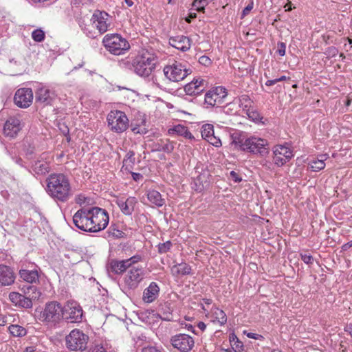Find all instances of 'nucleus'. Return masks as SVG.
Listing matches in <instances>:
<instances>
[{
    "mask_svg": "<svg viewBox=\"0 0 352 352\" xmlns=\"http://www.w3.org/2000/svg\"><path fill=\"white\" fill-rule=\"evenodd\" d=\"M169 44L182 52L188 51L191 46V39L184 35H178L169 38Z\"/></svg>",
    "mask_w": 352,
    "mask_h": 352,
    "instance_id": "412c9836",
    "label": "nucleus"
},
{
    "mask_svg": "<svg viewBox=\"0 0 352 352\" xmlns=\"http://www.w3.org/2000/svg\"><path fill=\"white\" fill-rule=\"evenodd\" d=\"M234 142L239 146L241 150L245 152L258 154L261 156H265L269 153L268 144L265 139L251 136L245 139L239 138L234 140Z\"/></svg>",
    "mask_w": 352,
    "mask_h": 352,
    "instance_id": "7ed1b4c3",
    "label": "nucleus"
},
{
    "mask_svg": "<svg viewBox=\"0 0 352 352\" xmlns=\"http://www.w3.org/2000/svg\"><path fill=\"white\" fill-rule=\"evenodd\" d=\"M254 7V1L250 0V3L243 10L241 14V19H243L246 15H248L250 12L253 9Z\"/></svg>",
    "mask_w": 352,
    "mask_h": 352,
    "instance_id": "864d4df0",
    "label": "nucleus"
},
{
    "mask_svg": "<svg viewBox=\"0 0 352 352\" xmlns=\"http://www.w3.org/2000/svg\"><path fill=\"white\" fill-rule=\"evenodd\" d=\"M206 140L216 147H219L221 146V142L220 139L214 136V133L209 138H207Z\"/></svg>",
    "mask_w": 352,
    "mask_h": 352,
    "instance_id": "09e8293b",
    "label": "nucleus"
},
{
    "mask_svg": "<svg viewBox=\"0 0 352 352\" xmlns=\"http://www.w3.org/2000/svg\"><path fill=\"white\" fill-rule=\"evenodd\" d=\"M160 287L155 282H151L143 292L142 300L146 303L153 302L158 297Z\"/></svg>",
    "mask_w": 352,
    "mask_h": 352,
    "instance_id": "a878e982",
    "label": "nucleus"
},
{
    "mask_svg": "<svg viewBox=\"0 0 352 352\" xmlns=\"http://www.w3.org/2000/svg\"><path fill=\"white\" fill-rule=\"evenodd\" d=\"M19 274L20 278L28 283L33 284L39 282V275L36 270L21 269L19 270Z\"/></svg>",
    "mask_w": 352,
    "mask_h": 352,
    "instance_id": "cd10ccee",
    "label": "nucleus"
},
{
    "mask_svg": "<svg viewBox=\"0 0 352 352\" xmlns=\"http://www.w3.org/2000/svg\"><path fill=\"white\" fill-rule=\"evenodd\" d=\"M230 341L231 343H234L233 344L239 351L243 350V343L239 340L237 336L234 333L230 334Z\"/></svg>",
    "mask_w": 352,
    "mask_h": 352,
    "instance_id": "49530a36",
    "label": "nucleus"
},
{
    "mask_svg": "<svg viewBox=\"0 0 352 352\" xmlns=\"http://www.w3.org/2000/svg\"><path fill=\"white\" fill-rule=\"evenodd\" d=\"M321 159L314 160L308 164V167L311 171L317 172L324 168V160L323 159V156H321Z\"/></svg>",
    "mask_w": 352,
    "mask_h": 352,
    "instance_id": "c9c22d12",
    "label": "nucleus"
},
{
    "mask_svg": "<svg viewBox=\"0 0 352 352\" xmlns=\"http://www.w3.org/2000/svg\"><path fill=\"white\" fill-rule=\"evenodd\" d=\"M278 82L277 78L273 79V80H268L265 82V85L266 86H272Z\"/></svg>",
    "mask_w": 352,
    "mask_h": 352,
    "instance_id": "0e129e2a",
    "label": "nucleus"
},
{
    "mask_svg": "<svg viewBox=\"0 0 352 352\" xmlns=\"http://www.w3.org/2000/svg\"><path fill=\"white\" fill-rule=\"evenodd\" d=\"M45 36V32L41 29H36L32 33V38L36 42H42Z\"/></svg>",
    "mask_w": 352,
    "mask_h": 352,
    "instance_id": "c03bdc74",
    "label": "nucleus"
},
{
    "mask_svg": "<svg viewBox=\"0 0 352 352\" xmlns=\"http://www.w3.org/2000/svg\"><path fill=\"white\" fill-rule=\"evenodd\" d=\"M174 150L173 143L171 142L169 140H166L165 141L163 140H160L159 142L153 144L152 151H163L167 153H170Z\"/></svg>",
    "mask_w": 352,
    "mask_h": 352,
    "instance_id": "c85d7f7f",
    "label": "nucleus"
},
{
    "mask_svg": "<svg viewBox=\"0 0 352 352\" xmlns=\"http://www.w3.org/2000/svg\"><path fill=\"white\" fill-rule=\"evenodd\" d=\"M220 90L221 91L223 90L220 87L212 88V89L208 91L204 97V101L203 103V106L204 108H212L214 107L217 102H219L222 98L226 97V94L222 96H218V94L215 92L216 91Z\"/></svg>",
    "mask_w": 352,
    "mask_h": 352,
    "instance_id": "4be33fe9",
    "label": "nucleus"
},
{
    "mask_svg": "<svg viewBox=\"0 0 352 352\" xmlns=\"http://www.w3.org/2000/svg\"><path fill=\"white\" fill-rule=\"evenodd\" d=\"M8 329L11 335L14 337H23L27 333L26 329L18 324H11Z\"/></svg>",
    "mask_w": 352,
    "mask_h": 352,
    "instance_id": "e433bc0d",
    "label": "nucleus"
},
{
    "mask_svg": "<svg viewBox=\"0 0 352 352\" xmlns=\"http://www.w3.org/2000/svg\"><path fill=\"white\" fill-rule=\"evenodd\" d=\"M199 63L202 65L209 66L212 63V61L208 56L204 55L199 58Z\"/></svg>",
    "mask_w": 352,
    "mask_h": 352,
    "instance_id": "6e6d98bb",
    "label": "nucleus"
},
{
    "mask_svg": "<svg viewBox=\"0 0 352 352\" xmlns=\"http://www.w3.org/2000/svg\"><path fill=\"white\" fill-rule=\"evenodd\" d=\"M350 248H352V240L346 243H344L342 246V251L346 252Z\"/></svg>",
    "mask_w": 352,
    "mask_h": 352,
    "instance_id": "e2e57ef3",
    "label": "nucleus"
},
{
    "mask_svg": "<svg viewBox=\"0 0 352 352\" xmlns=\"http://www.w3.org/2000/svg\"><path fill=\"white\" fill-rule=\"evenodd\" d=\"M32 169L36 174L42 175L50 171V165L45 161L36 160L32 163Z\"/></svg>",
    "mask_w": 352,
    "mask_h": 352,
    "instance_id": "7c9ffc66",
    "label": "nucleus"
},
{
    "mask_svg": "<svg viewBox=\"0 0 352 352\" xmlns=\"http://www.w3.org/2000/svg\"><path fill=\"white\" fill-rule=\"evenodd\" d=\"M102 43L105 48L111 54L120 55L130 47L128 41L118 34H107Z\"/></svg>",
    "mask_w": 352,
    "mask_h": 352,
    "instance_id": "423d86ee",
    "label": "nucleus"
},
{
    "mask_svg": "<svg viewBox=\"0 0 352 352\" xmlns=\"http://www.w3.org/2000/svg\"><path fill=\"white\" fill-rule=\"evenodd\" d=\"M230 179H231L235 183H239L242 181V178L234 170H232L230 173Z\"/></svg>",
    "mask_w": 352,
    "mask_h": 352,
    "instance_id": "4d7b16f0",
    "label": "nucleus"
},
{
    "mask_svg": "<svg viewBox=\"0 0 352 352\" xmlns=\"http://www.w3.org/2000/svg\"><path fill=\"white\" fill-rule=\"evenodd\" d=\"M158 316L163 320L170 321L173 319V315L170 311H163L162 314H158Z\"/></svg>",
    "mask_w": 352,
    "mask_h": 352,
    "instance_id": "5fc2aeb1",
    "label": "nucleus"
},
{
    "mask_svg": "<svg viewBox=\"0 0 352 352\" xmlns=\"http://www.w3.org/2000/svg\"><path fill=\"white\" fill-rule=\"evenodd\" d=\"M47 191L54 200L65 202L72 196L68 177L62 173L51 174L47 179Z\"/></svg>",
    "mask_w": 352,
    "mask_h": 352,
    "instance_id": "f257e3e1",
    "label": "nucleus"
},
{
    "mask_svg": "<svg viewBox=\"0 0 352 352\" xmlns=\"http://www.w3.org/2000/svg\"><path fill=\"white\" fill-rule=\"evenodd\" d=\"M107 122L111 129L116 133H122L129 126L126 114L120 111H111L107 116Z\"/></svg>",
    "mask_w": 352,
    "mask_h": 352,
    "instance_id": "f8f14e48",
    "label": "nucleus"
},
{
    "mask_svg": "<svg viewBox=\"0 0 352 352\" xmlns=\"http://www.w3.org/2000/svg\"><path fill=\"white\" fill-rule=\"evenodd\" d=\"M129 267L130 265H129V263H127L126 259L121 261L113 259L109 263V268L111 271L118 275L127 272Z\"/></svg>",
    "mask_w": 352,
    "mask_h": 352,
    "instance_id": "bb28decb",
    "label": "nucleus"
},
{
    "mask_svg": "<svg viewBox=\"0 0 352 352\" xmlns=\"http://www.w3.org/2000/svg\"><path fill=\"white\" fill-rule=\"evenodd\" d=\"M21 129L20 120L15 117L9 118L3 127V133L6 136L14 138Z\"/></svg>",
    "mask_w": 352,
    "mask_h": 352,
    "instance_id": "aec40b11",
    "label": "nucleus"
},
{
    "mask_svg": "<svg viewBox=\"0 0 352 352\" xmlns=\"http://www.w3.org/2000/svg\"><path fill=\"white\" fill-rule=\"evenodd\" d=\"M245 111L248 118L255 122H261L263 119V117L261 116L259 112L254 109L253 107L248 109Z\"/></svg>",
    "mask_w": 352,
    "mask_h": 352,
    "instance_id": "a19ab883",
    "label": "nucleus"
},
{
    "mask_svg": "<svg viewBox=\"0 0 352 352\" xmlns=\"http://www.w3.org/2000/svg\"><path fill=\"white\" fill-rule=\"evenodd\" d=\"M86 199H87V197H85L84 195H79L76 198V202L78 204L82 205L85 203Z\"/></svg>",
    "mask_w": 352,
    "mask_h": 352,
    "instance_id": "052dcab7",
    "label": "nucleus"
},
{
    "mask_svg": "<svg viewBox=\"0 0 352 352\" xmlns=\"http://www.w3.org/2000/svg\"><path fill=\"white\" fill-rule=\"evenodd\" d=\"M137 203L138 201L134 197H129L126 200L121 199L116 201V204L120 209L121 212L127 216L132 214L134 211L135 206Z\"/></svg>",
    "mask_w": 352,
    "mask_h": 352,
    "instance_id": "b1692460",
    "label": "nucleus"
},
{
    "mask_svg": "<svg viewBox=\"0 0 352 352\" xmlns=\"http://www.w3.org/2000/svg\"><path fill=\"white\" fill-rule=\"evenodd\" d=\"M195 173L198 175L194 179L192 188L197 192H201L210 186V171L204 164L198 163L195 168Z\"/></svg>",
    "mask_w": 352,
    "mask_h": 352,
    "instance_id": "9b49d317",
    "label": "nucleus"
},
{
    "mask_svg": "<svg viewBox=\"0 0 352 352\" xmlns=\"http://www.w3.org/2000/svg\"><path fill=\"white\" fill-rule=\"evenodd\" d=\"M81 352H107L106 349L101 345H95L88 350L83 349Z\"/></svg>",
    "mask_w": 352,
    "mask_h": 352,
    "instance_id": "603ef678",
    "label": "nucleus"
},
{
    "mask_svg": "<svg viewBox=\"0 0 352 352\" xmlns=\"http://www.w3.org/2000/svg\"><path fill=\"white\" fill-rule=\"evenodd\" d=\"M126 260L129 263L130 267H136L135 265L142 260V256L140 254H136Z\"/></svg>",
    "mask_w": 352,
    "mask_h": 352,
    "instance_id": "de8ad7c7",
    "label": "nucleus"
},
{
    "mask_svg": "<svg viewBox=\"0 0 352 352\" xmlns=\"http://www.w3.org/2000/svg\"><path fill=\"white\" fill-rule=\"evenodd\" d=\"M147 198L148 201L157 207H161L165 204V200L162 197L161 194L155 190H148L147 192Z\"/></svg>",
    "mask_w": 352,
    "mask_h": 352,
    "instance_id": "473e14b6",
    "label": "nucleus"
},
{
    "mask_svg": "<svg viewBox=\"0 0 352 352\" xmlns=\"http://www.w3.org/2000/svg\"><path fill=\"white\" fill-rule=\"evenodd\" d=\"M90 210L89 208H82L77 210V212L73 216V223L76 228L78 229L91 232V230H89L91 223H90Z\"/></svg>",
    "mask_w": 352,
    "mask_h": 352,
    "instance_id": "4468645a",
    "label": "nucleus"
},
{
    "mask_svg": "<svg viewBox=\"0 0 352 352\" xmlns=\"http://www.w3.org/2000/svg\"><path fill=\"white\" fill-rule=\"evenodd\" d=\"M201 136L204 140L209 138L214 133V126L210 124L203 125L201 131Z\"/></svg>",
    "mask_w": 352,
    "mask_h": 352,
    "instance_id": "79ce46f5",
    "label": "nucleus"
},
{
    "mask_svg": "<svg viewBox=\"0 0 352 352\" xmlns=\"http://www.w3.org/2000/svg\"><path fill=\"white\" fill-rule=\"evenodd\" d=\"M191 267L186 263H181L177 265H175L171 268L172 274L174 276H178V275H188L191 274Z\"/></svg>",
    "mask_w": 352,
    "mask_h": 352,
    "instance_id": "2f4dec72",
    "label": "nucleus"
},
{
    "mask_svg": "<svg viewBox=\"0 0 352 352\" xmlns=\"http://www.w3.org/2000/svg\"><path fill=\"white\" fill-rule=\"evenodd\" d=\"M156 56L147 50H142L133 60L131 65L133 71L138 76L147 77L155 68Z\"/></svg>",
    "mask_w": 352,
    "mask_h": 352,
    "instance_id": "f03ea898",
    "label": "nucleus"
},
{
    "mask_svg": "<svg viewBox=\"0 0 352 352\" xmlns=\"http://www.w3.org/2000/svg\"><path fill=\"white\" fill-rule=\"evenodd\" d=\"M63 320L67 323H80L82 322L83 309L76 301H67L63 306Z\"/></svg>",
    "mask_w": 352,
    "mask_h": 352,
    "instance_id": "6e6552de",
    "label": "nucleus"
},
{
    "mask_svg": "<svg viewBox=\"0 0 352 352\" xmlns=\"http://www.w3.org/2000/svg\"><path fill=\"white\" fill-rule=\"evenodd\" d=\"M212 314L215 320H217L221 326L224 325L227 322V316L226 313L219 308H214Z\"/></svg>",
    "mask_w": 352,
    "mask_h": 352,
    "instance_id": "4c0bfd02",
    "label": "nucleus"
},
{
    "mask_svg": "<svg viewBox=\"0 0 352 352\" xmlns=\"http://www.w3.org/2000/svg\"><path fill=\"white\" fill-rule=\"evenodd\" d=\"M35 95L36 102L43 107L52 105L56 98L55 92L46 87L38 89Z\"/></svg>",
    "mask_w": 352,
    "mask_h": 352,
    "instance_id": "f3484780",
    "label": "nucleus"
},
{
    "mask_svg": "<svg viewBox=\"0 0 352 352\" xmlns=\"http://www.w3.org/2000/svg\"><path fill=\"white\" fill-rule=\"evenodd\" d=\"M172 247V243L170 241H167L163 243H159L157 245L158 252L160 254H165L170 250Z\"/></svg>",
    "mask_w": 352,
    "mask_h": 352,
    "instance_id": "a18cd8bd",
    "label": "nucleus"
},
{
    "mask_svg": "<svg viewBox=\"0 0 352 352\" xmlns=\"http://www.w3.org/2000/svg\"><path fill=\"white\" fill-rule=\"evenodd\" d=\"M273 162L278 166H282L292 157V151L287 147L280 145L275 147Z\"/></svg>",
    "mask_w": 352,
    "mask_h": 352,
    "instance_id": "dca6fc26",
    "label": "nucleus"
},
{
    "mask_svg": "<svg viewBox=\"0 0 352 352\" xmlns=\"http://www.w3.org/2000/svg\"><path fill=\"white\" fill-rule=\"evenodd\" d=\"M169 134H177L181 136H184L186 138L188 139H194L193 135L192 133L189 131L187 126H185L184 125L178 124L173 127L172 129H170L168 130Z\"/></svg>",
    "mask_w": 352,
    "mask_h": 352,
    "instance_id": "72a5a7b5",
    "label": "nucleus"
},
{
    "mask_svg": "<svg viewBox=\"0 0 352 352\" xmlns=\"http://www.w3.org/2000/svg\"><path fill=\"white\" fill-rule=\"evenodd\" d=\"M9 299L17 307L29 309L32 307V302L24 294L19 292H10Z\"/></svg>",
    "mask_w": 352,
    "mask_h": 352,
    "instance_id": "393cba45",
    "label": "nucleus"
},
{
    "mask_svg": "<svg viewBox=\"0 0 352 352\" xmlns=\"http://www.w3.org/2000/svg\"><path fill=\"white\" fill-rule=\"evenodd\" d=\"M239 106L243 108V111H245L252 107L253 101L250 99V96L246 94L241 95L239 97Z\"/></svg>",
    "mask_w": 352,
    "mask_h": 352,
    "instance_id": "58836bf2",
    "label": "nucleus"
},
{
    "mask_svg": "<svg viewBox=\"0 0 352 352\" xmlns=\"http://www.w3.org/2000/svg\"><path fill=\"white\" fill-rule=\"evenodd\" d=\"M247 336L250 338H253V339H258V337H261V336L258 335V334H256V333H247Z\"/></svg>",
    "mask_w": 352,
    "mask_h": 352,
    "instance_id": "69168bd1",
    "label": "nucleus"
},
{
    "mask_svg": "<svg viewBox=\"0 0 352 352\" xmlns=\"http://www.w3.org/2000/svg\"><path fill=\"white\" fill-rule=\"evenodd\" d=\"M165 77L170 81L179 82L192 73V69L182 63L175 61L166 65L163 69Z\"/></svg>",
    "mask_w": 352,
    "mask_h": 352,
    "instance_id": "1a4fd4ad",
    "label": "nucleus"
},
{
    "mask_svg": "<svg viewBox=\"0 0 352 352\" xmlns=\"http://www.w3.org/2000/svg\"><path fill=\"white\" fill-rule=\"evenodd\" d=\"M33 100V92L30 88L19 89L14 95V104L20 108L30 107Z\"/></svg>",
    "mask_w": 352,
    "mask_h": 352,
    "instance_id": "2eb2a0df",
    "label": "nucleus"
},
{
    "mask_svg": "<svg viewBox=\"0 0 352 352\" xmlns=\"http://www.w3.org/2000/svg\"><path fill=\"white\" fill-rule=\"evenodd\" d=\"M108 234L109 236H112L114 239H122L126 236V234L118 229L115 225H112L109 227Z\"/></svg>",
    "mask_w": 352,
    "mask_h": 352,
    "instance_id": "ea45409f",
    "label": "nucleus"
},
{
    "mask_svg": "<svg viewBox=\"0 0 352 352\" xmlns=\"http://www.w3.org/2000/svg\"><path fill=\"white\" fill-rule=\"evenodd\" d=\"M170 342L171 345L180 352H190L195 346L194 338L186 333L173 336Z\"/></svg>",
    "mask_w": 352,
    "mask_h": 352,
    "instance_id": "ddd939ff",
    "label": "nucleus"
},
{
    "mask_svg": "<svg viewBox=\"0 0 352 352\" xmlns=\"http://www.w3.org/2000/svg\"><path fill=\"white\" fill-rule=\"evenodd\" d=\"M108 18V13L99 10H95L92 15L91 21L96 23V27L100 34L106 32L108 30L109 25V23H107Z\"/></svg>",
    "mask_w": 352,
    "mask_h": 352,
    "instance_id": "6ab92c4d",
    "label": "nucleus"
},
{
    "mask_svg": "<svg viewBox=\"0 0 352 352\" xmlns=\"http://www.w3.org/2000/svg\"><path fill=\"white\" fill-rule=\"evenodd\" d=\"M207 84L206 80L201 77L195 78L184 86V91L189 96L199 95L205 90Z\"/></svg>",
    "mask_w": 352,
    "mask_h": 352,
    "instance_id": "a211bd4d",
    "label": "nucleus"
},
{
    "mask_svg": "<svg viewBox=\"0 0 352 352\" xmlns=\"http://www.w3.org/2000/svg\"><path fill=\"white\" fill-rule=\"evenodd\" d=\"M63 306L57 301L47 302L40 314L39 320L55 326L63 320Z\"/></svg>",
    "mask_w": 352,
    "mask_h": 352,
    "instance_id": "20e7f679",
    "label": "nucleus"
},
{
    "mask_svg": "<svg viewBox=\"0 0 352 352\" xmlns=\"http://www.w3.org/2000/svg\"><path fill=\"white\" fill-rule=\"evenodd\" d=\"M135 153L133 151H129L127 152L125 157L123 160V166L122 168H124L125 170L129 171L130 169L133 168V166L135 164Z\"/></svg>",
    "mask_w": 352,
    "mask_h": 352,
    "instance_id": "f704fd0d",
    "label": "nucleus"
},
{
    "mask_svg": "<svg viewBox=\"0 0 352 352\" xmlns=\"http://www.w3.org/2000/svg\"><path fill=\"white\" fill-rule=\"evenodd\" d=\"M22 290L26 298L32 302V300L38 299L41 295V292L36 285H23Z\"/></svg>",
    "mask_w": 352,
    "mask_h": 352,
    "instance_id": "c756f323",
    "label": "nucleus"
},
{
    "mask_svg": "<svg viewBox=\"0 0 352 352\" xmlns=\"http://www.w3.org/2000/svg\"><path fill=\"white\" fill-rule=\"evenodd\" d=\"M196 17H197V14L196 13H195V12L190 13L188 14V16L187 17H186L185 21L187 23H191L192 20L195 19Z\"/></svg>",
    "mask_w": 352,
    "mask_h": 352,
    "instance_id": "680f3d73",
    "label": "nucleus"
},
{
    "mask_svg": "<svg viewBox=\"0 0 352 352\" xmlns=\"http://www.w3.org/2000/svg\"><path fill=\"white\" fill-rule=\"evenodd\" d=\"M345 331L349 332L351 336L352 337V323L347 325L345 329Z\"/></svg>",
    "mask_w": 352,
    "mask_h": 352,
    "instance_id": "774afa93",
    "label": "nucleus"
},
{
    "mask_svg": "<svg viewBox=\"0 0 352 352\" xmlns=\"http://www.w3.org/2000/svg\"><path fill=\"white\" fill-rule=\"evenodd\" d=\"M15 276L12 269L6 265L0 264V285L10 286L14 283Z\"/></svg>",
    "mask_w": 352,
    "mask_h": 352,
    "instance_id": "5701e85b",
    "label": "nucleus"
},
{
    "mask_svg": "<svg viewBox=\"0 0 352 352\" xmlns=\"http://www.w3.org/2000/svg\"><path fill=\"white\" fill-rule=\"evenodd\" d=\"M197 327L202 331H204L206 328V325L204 322H199L197 324Z\"/></svg>",
    "mask_w": 352,
    "mask_h": 352,
    "instance_id": "338daca9",
    "label": "nucleus"
},
{
    "mask_svg": "<svg viewBox=\"0 0 352 352\" xmlns=\"http://www.w3.org/2000/svg\"><path fill=\"white\" fill-rule=\"evenodd\" d=\"M324 53L328 57L332 58L338 54V50L334 46H331L327 48Z\"/></svg>",
    "mask_w": 352,
    "mask_h": 352,
    "instance_id": "3c124183",
    "label": "nucleus"
},
{
    "mask_svg": "<svg viewBox=\"0 0 352 352\" xmlns=\"http://www.w3.org/2000/svg\"><path fill=\"white\" fill-rule=\"evenodd\" d=\"M300 258L302 261L308 265L312 264L314 262V258L311 254H308L306 253H300Z\"/></svg>",
    "mask_w": 352,
    "mask_h": 352,
    "instance_id": "8fccbe9b",
    "label": "nucleus"
},
{
    "mask_svg": "<svg viewBox=\"0 0 352 352\" xmlns=\"http://www.w3.org/2000/svg\"><path fill=\"white\" fill-rule=\"evenodd\" d=\"M89 336L78 329H74L65 337V346L72 351L81 352L87 349Z\"/></svg>",
    "mask_w": 352,
    "mask_h": 352,
    "instance_id": "0eeeda50",
    "label": "nucleus"
},
{
    "mask_svg": "<svg viewBox=\"0 0 352 352\" xmlns=\"http://www.w3.org/2000/svg\"><path fill=\"white\" fill-rule=\"evenodd\" d=\"M129 172L131 174L133 179L135 182H138L143 179V176L140 173L132 172L131 170Z\"/></svg>",
    "mask_w": 352,
    "mask_h": 352,
    "instance_id": "bf43d9fd",
    "label": "nucleus"
},
{
    "mask_svg": "<svg viewBox=\"0 0 352 352\" xmlns=\"http://www.w3.org/2000/svg\"><path fill=\"white\" fill-rule=\"evenodd\" d=\"M286 45L283 42L278 43V53L280 56H283L285 54Z\"/></svg>",
    "mask_w": 352,
    "mask_h": 352,
    "instance_id": "13d9d810",
    "label": "nucleus"
},
{
    "mask_svg": "<svg viewBox=\"0 0 352 352\" xmlns=\"http://www.w3.org/2000/svg\"><path fill=\"white\" fill-rule=\"evenodd\" d=\"M209 3L208 0H194L192 6L196 8V10L199 12H204L206 6Z\"/></svg>",
    "mask_w": 352,
    "mask_h": 352,
    "instance_id": "37998d69",
    "label": "nucleus"
},
{
    "mask_svg": "<svg viewBox=\"0 0 352 352\" xmlns=\"http://www.w3.org/2000/svg\"><path fill=\"white\" fill-rule=\"evenodd\" d=\"M90 223L92 224L89 230L91 232H98L104 230L108 226L109 217L105 209L94 206L89 208Z\"/></svg>",
    "mask_w": 352,
    "mask_h": 352,
    "instance_id": "39448f33",
    "label": "nucleus"
},
{
    "mask_svg": "<svg viewBox=\"0 0 352 352\" xmlns=\"http://www.w3.org/2000/svg\"><path fill=\"white\" fill-rule=\"evenodd\" d=\"M144 275L145 270L142 266L129 267L124 277V289L126 292L137 289Z\"/></svg>",
    "mask_w": 352,
    "mask_h": 352,
    "instance_id": "9d476101",
    "label": "nucleus"
}]
</instances>
